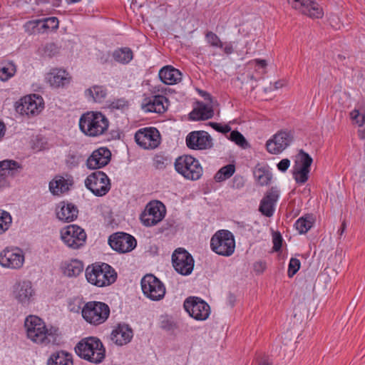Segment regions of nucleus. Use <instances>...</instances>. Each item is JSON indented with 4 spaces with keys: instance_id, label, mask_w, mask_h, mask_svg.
Wrapping results in <instances>:
<instances>
[{
    "instance_id": "15",
    "label": "nucleus",
    "mask_w": 365,
    "mask_h": 365,
    "mask_svg": "<svg viewBox=\"0 0 365 365\" xmlns=\"http://www.w3.org/2000/svg\"><path fill=\"white\" fill-rule=\"evenodd\" d=\"M135 140L144 149H154L160 144V135L155 128H144L135 133Z\"/></svg>"
},
{
    "instance_id": "54",
    "label": "nucleus",
    "mask_w": 365,
    "mask_h": 365,
    "mask_svg": "<svg viewBox=\"0 0 365 365\" xmlns=\"http://www.w3.org/2000/svg\"><path fill=\"white\" fill-rule=\"evenodd\" d=\"M266 268V264L264 262L259 261L255 263L254 269L255 271L257 273L262 272Z\"/></svg>"
},
{
    "instance_id": "63",
    "label": "nucleus",
    "mask_w": 365,
    "mask_h": 365,
    "mask_svg": "<svg viewBox=\"0 0 365 365\" xmlns=\"http://www.w3.org/2000/svg\"><path fill=\"white\" fill-rule=\"evenodd\" d=\"M259 365H272V364H269V363L266 362V363L260 364H259Z\"/></svg>"
},
{
    "instance_id": "30",
    "label": "nucleus",
    "mask_w": 365,
    "mask_h": 365,
    "mask_svg": "<svg viewBox=\"0 0 365 365\" xmlns=\"http://www.w3.org/2000/svg\"><path fill=\"white\" fill-rule=\"evenodd\" d=\"M85 96L89 101L102 103L106 98L107 89L99 85H94L85 90Z\"/></svg>"
},
{
    "instance_id": "10",
    "label": "nucleus",
    "mask_w": 365,
    "mask_h": 365,
    "mask_svg": "<svg viewBox=\"0 0 365 365\" xmlns=\"http://www.w3.org/2000/svg\"><path fill=\"white\" fill-rule=\"evenodd\" d=\"M142 291L145 297L153 301L162 299L165 294L163 283L153 274H146L141 279Z\"/></svg>"
},
{
    "instance_id": "26",
    "label": "nucleus",
    "mask_w": 365,
    "mask_h": 365,
    "mask_svg": "<svg viewBox=\"0 0 365 365\" xmlns=\"http://www.w3.org/2000/svg\"><path fill=\"white\" fill-rule=\"evenodd\" d=\"M34 295L31 283L24 281L16 284L14 287V296L22 304H28Z\"/></svg>"
},
{
    "instance_id": "5",
    "label": "nucleus",
    "mask_w": 365,
    "mask_h": 365,
    "mask_svg": "<svg viewBox=\"0 0 365 365\" xmlns=\"http://www.w3.org/2000/svg\"><path fill=\"white\" fill-rule=\"evenodd\" d=\"M210 248L218 255L223 257L232 255L235 250L234 235L227 230H218L211 237Z\"/></svg>"
},
{
    "instance_id": "39",
    "label": "nucleus",
    "mask_w": 365,
    "mask_h": 365,
    "mask_svg": "<svg viewBox=\"0 0 365 365\" xmlns=\"http://www.w3.org/2000/svg\"><path fill=\"white\" fill-rule=\"evenodd\" d=\"M25 31L29 34L47 33L48 31H56L58 29V24L52 26L51 29L48 24H25Z\"/></svg>"
},
{
    "instance_id": "44",
    "label": "nucleus",
    "mask_w": 365,
    "mask_h": 365,
    "mask_svg": "<svg viewBox=\"0 0 365 365\" xmlns=\"http://www.w3.org/2000/svg\"><path fill=\"white\" fill-rule=\"evenodd\" d=\"M12 222L11 215L3 210H0V235L6 231Z\"/></svg>"
},
{
    "instance_id": "13",
    "label": "nucleus",
    "mask_w": 365,
    "mask_h": 365,
    "mask_svg": "<svg viewBox=\"0 0 365 365\" xmlns=\"http://www.w3.org/2000/svg\"><path fill=\"white\" fill-rule=\"evenodd\" d=\"M184 308L190 317L198 321L206 320L210 314L209 304L196 297L186 299L184 302Z\"/></svg>"
},
{
    "instance_id": "20",
    "label": "nucleus",
    "mask_w": 365,
    "mask_h": 365,
    "mask_svg": "<svg viewBox=\"0 0 365 365\" xmlns=\"http://www.w3.org/2000/svg\"><path fill=\"white\" fill-rule=\"evenodd\" d=\"M186 144L193 150H204L212 146V139L205 131H193L187 136Z\"/></svg>"
},
{
    "instance_id": "2",
    "label": "nucleus",
    "mask_w": 365,
    "mask_h": 365,
    "mask_svg": "<svg viewBox=\"0 0 365 365\" xmlns=\"http://www.w3.org/2000/svg\"><path fill=\"white\" fill-rule=\"evenodd\" d=\"M109 126L108 118L101 112L88 111L79 119L80 130L89 137H98L104 134Z\"/></svg>"
},
{
    "instance_id": "62",
    "label": "nucleus",
    "mask_w": 365,
    "mask_h": 365,
    "mask_svg": "<svg viewBox=\"0 0 365 365\" xmlns=\"http://www.w3.org/2000/svg\"><path fill=\"white\" fill-rule=\"evenodd\" d=\"M282 86V84H280L279 83L277 82L275 83V88H279Z\"/></svg>"
},
{
    "instance_id": "19",
    "label": "nucleus",
    "mask_w": 365,
    "mask_h": 365,
    "mask_svg": "<svg viewBox=\"0 0 365 365\" xmlns=\"http://www.w3.org/2000/svg\"><path fill=\"white\" fill-rule=\"evenodd\" d=\"M292 140V135L286 131H280L276 133L267 143V150L272 154H279L284 150Z\"/></svg>"
},
{
    "instance_id": "41",
    "label": "nucleus",
    "mask_w": 365,
    "mask_h": 365,
    "mask_svg": "<svg viewBox=\"0 0 365 365\" xmlns=\"http://www.w3.org/2000/svg\"><path fill=\"white\" fill-rule=\"evenodd\" d=\"M235 171L234 165L229 164L221 168L215 175L216 182H222L230 178Z\"/></svg>"
},
{
    "instance_id": "35",
    "label": "nucleus",
    "mask_w": 365,
    "mask_h": 365,
    "mask_svg": "<svg viewBox=\"0 0 365 365\" xmlns=\"http://www.w3.org/2000/svg\"><path fill=\"white\" fill-rule=\"evenodd\" d=\"M254 178L259 185L264 186L270 182L272 175L265 167H256L254 170Z\"/></svg>"
},
{
    "instance_id": "25",
    "label": "nucleus",
    "mask_w": 365,
    "mask_h": 365,
    "mask_svg": "<svg viewBox=\"0 0 365 365\" xmlns=\"http://www.w3.org/2000/svg\"><path fill=\"white\" fill-rule=\"evenodd\" d=\"M168 106V99L161 95L153 96L145 98L143 103V109L147 112H154L158 113H164Z\"/></svg>"
},
{
    "instance_id": "16",
    "label": "nucleus",
    "mask_w": 365,
    "mask_h": 365,
    "mask_svg": "<svg viewBox=\"0 0 365 365\" xmlns=\"http://www.w3.org/2000/svg\"><path fill=\"white\" fill-rule=\"evenodd\" d=\"M110 246L115 251L125 253L132 251L137 245L136 240L130 235L117 232L108 239Z\"/></svg>"
},
{
    "instance_id": "11",
    "label": "nucleus",
    "mask_w": 365,
    "mask_h": 365,
    "mask_svg": "<svg viewBox=\"0 0 365 365\" xmlns=\"http://www.w3.org/2000/svg\"><path fill=\"white\" fill-rule=\"evenodd\" d=\"M172 264L178 274L187 276L194 269L195 261L186 250L180 247L176 249L172 255Z\"/></svg>"
},
{
    "instance_id": "34",
    "label": "nucleus",
    "mask_w": 365,
    "mask_h": 365,
    "mask_svg": "<svg viewBox=\"0 0 365 365\" xmlns=\"http://www.w3.org/2000/svg\"><path fill=\"white\" fill-rule=\"evenodd\" d=\"M48 365H73L72 356L63 351H57L51 355Z\"/></svg>"
},
{
    "instance_id": "21",
    "label": "nucleus",
    "mask_w": 365,
    "mask_h": 365,
    "mask_svg": "<svg viewBox=\"0 0 365 365\" xmlns=\"http://www.w3.org/2000/svg\"><path fill=\"white\" fill-rule=\"evenodd\" d=\"M22 170V166L13 160L0 161V188L9 185L8 178L17 175Z\"/></svg>"
},
{
    "instance_id": "53",
    "label": "nucleus",
    "mask_w": 365,
    "mask_h": 365,
    "mask_svg": "<svg viewBox=\"0 0 365 365\" xmlns=\"http://www.w3.org/2000/svg\"><path fill=\"white\" fill-rule=\"evenodd\" d=\"M48 21H51V23H54L55 21H56L57 23H58L59 21H58V19L56 17L51 16V17L39 19H36V20H34V21H29L27 23H37V24H39V23H48Z\"/></svg>"
},
{
    "instance_id": "61",
    "label": "nucleus",
    "mask_w": 365,
    "mask_h": 365,
    "mask_svg": "<svg viewBox=\"0 0 365 365\" xmlns=\"http://www.w3.org/2000/svg\"><path fill=\"white\" fill-rule=\"evenodd\" d=\"M155 163H156V166L157 168H161V166H160V165L161 164H163V163H160L159 160H155Z\"/></svg>"
},
{
    "instance_id": "7",
    "label": "nucleus",
    "mask_w": 365,
    "mask_h": 365,
    "mask_svg": "<svg viewBox=\"0 0 365 365\" xmlns=\"http://www.w3.org/2000/svg\"><path fill=\"white\" fill-rule=\"evenodd\" d=\"M82 316L88 323L98 325L106 322L110 314L109 307L101 302H89L82 309Z\"/></svg>"
},
{
    "instance_id": "64",
    "label": "nucleus",
    "mask_w": 365,
    "mask_h": 365,
    "mask_svg": "<svg viewBox=\"0 0 365 365\" xmlns=\"http://www.w3.org/2000/svg\"><path fill=\"white\" fill-rule=\"evenodd\" d=\"M338 57H339V59H341V60H342V59H344V56H342L341 55H339V56H338Z\"/></svg>"
},
{
    "instance_id": "6",
    "label": "nucleus",
    "mask_w": 365,
    "mask_h": 365,
    "mask_svg": "<svg viewBox=\"0 0 365 365\" xmlns=\"http://www.w3.org/2000/svg\"><path fill=\"white\" fill-rule=\"evenodd\" d=\"M175 170L185 179L197 180L203 173V169L200 162L191 155H182L175 161Z\"/></svg>"
},
{
    "instance_id": "40",
    "label": "nucleus",
    "mask_w": 365,
    "mask_h": 365,
    "mask_svg": "<svg viewBox=\"0 0 365 365\" xmlns=\"http://www.w3.org/2000/svg\"><path fill=\"white\" fill-rule=\"evenodd\" d=\"M312 161V158L308 153L304 152L303 150H300L297 155L294 167L310 170Z\"/></svg>"
},
{
    "instance_id": "59",
    "label": "nucleus",
    "mask_w": 365,
    "mask_h": 365,
    "mask_svg": "<svg viewBox=\"0 0 365 365\" xmlns=\"http://www.w3.org/2000/svg\"><path fill=\"white\" fill-rule=\"evenodd\" d=\"M5 125L2 121L0 120V140L3 138L4 134H5Z\"/></svg>"
},
{
    "instance_id": "24",
    "label": "nucleus",
    "mask_w": 365,
    "mask_h": 365,
    "mask_svg": "<svg viewBox=\"0 0 365 365\" xmlns=\"http://www.w3.org/2000/svg\"><path fill=\"white\" fill-rule=\"evenodd\" d=\"M111 153L106 148L94 150L87 159L86 165L89 169H98L106 165L110 160Z\"/></svg>"
},
{
    "instance_id": "1",
    "label": "nucleus",
    "mask_w": 365,
    "mask_h": 365,
    "mask_svg": "<svg viewBox=\"0 0 365 365\" xmlns=\"http://www.w3.org/2000/svg\"><path fill=\"white\" fill-rule=\"evenodd\" d=\"M24 327L27 337L34 343L48 345L56 342L57 329L52 327L47 328L45 322L36 316L26 317Z\"/></svg>"
},
{
    "instance_id": "56",
    "label": "nucleus",
    "mask_w": 365,
    "mask_h": 365,
    "mask_svg": "<svg viewBox=\"0 0 365 365\" xmlns=\"http://www.w3.org/2000/svg\"><path fill=\"white\" fill-rule=\"evenodd\" d=\"M130 7L133 9L140 8L143 4V0H130Z\"/></svg>"
},
{
    "instance_id": "37",
    "label": "nucleus",
    "mask_w": 365,
    "mask_h": 365,
    "mask_svg": "<svg viewBox=\"0 0 365 365\" xmlns=\"http://www.w3.org/2000/svg\"><path fill=\"white\" fill-rule=\"evenodd\" d=\"M113 58L120 63L127 64L133 59V53L130 48H120L113 51Z\"/></svg>"
},
{
    "instance_id": "8",
    "label": "nucleus",
    "mask_w": 365,
    "mask_h": 365,
    "mask_svg": "<svg viewBox=\"0 0 365 365\" xmlns=\"http://www.w3.org/2000/svg\"><path fill=\"white\" fill-rule=\"evenodd\" d=\"M61 239L69 248L79 249L84 245L86 233L83 229L76 225H70L63 227L60 232Z\"/></svg>"
},
{
    "instance_id": "4",
    "label": "nucleus",
    "mask_w": 365,
    "mask_h": 365,
    "mask_svg": "<svg viewBox=\"0 0 365 365\" xmlns=\"http://www.w3.org/2000/svg\"><path fill=\"white\" fill-rule=\"evenodd\" d=\"M76 353L90 362L99 364L105 358V349L100 339L91 336L81 339L75 347Z\"/></svg>"
},
{
    "instance_id": "50",
    "label": "nucleus",
    "mask_w": 365,
    "mask_h": 365,
    "mask_svg": "<svg viewBox=\"0 0 365 365\" xmlns=\"http://www.w3.org/2000/svg\"><path fill=\"white\" fill-rule=\"evenodd\" d=\"M282 238L280 234L275 233L273 235V250L279 251L282 247Z\"/></svg>"
},
{
    "instance_id": "33",
    "label": "nucleus",
    "mask_w": 365,
    "mask_h": 365,
    "mask_svg": "<svg viewBox=\"0 0 365 365\" xmlns=\"http://www.w3.org/2000/svg\"><path fill=\"white\" fill-rule=\"evenodd\" d=\"M62 270L65 275L72 277L78 276L83 270V263L78 259H71L63 262Z\"/></svg>"
},
{
    "instance_id": "46",
    "label": "nucleus",
    "mask_w": 365,
    "mask_h": 365,
    "mask_svg": "<svg viewBox=\"0 0 365 365\" xmlns=\"http://www.w3.org/2000/svg\"><path fill=\"white\" fill-rule=\"evenodd\" d=\"M60 48L56 44L50 43L44 46L43 55L50 58L53 57L58 54Z\"/></svg>"
},
{
    "instance_id": "43",
    "label": "nucleus",
    "mask_w": 365,
    "mask_h": 365,
    "mask_svg": "<svg viewBox=\"0 0 365 365\" xmlns=\"http://www.w3.org/2000/svg\"><path fill=\"white\" fill-rule=\"evenodd\" d=\"M309 172L310 170L294 167L293 177L297 183L304 184L308 180Z\"/></svg>"
},
{
    "instance_id": "14",
    "label": "nucleus",
    "mask_w": 365,
    "mask_h": 365,
    "mask_svg": "<svg viewBox=\"0 0 365 365\" xmlns=\"http://www.w3.org/2000/svg\"><path fill=\"white\" fill-rule=\"evenodd\" d=\"M25 257L18 247H6L0 252V264L5 268L18 269L22 267Z\"/></svg>"
},
{
    "instance_id": "27",
    "label": "nucleus",
    "mask_w": 365,
    "mask_h": 365,
    "mask_svg": "<svg viewBox=\"0 0 365 365\" xmlns=\"http://www.w3.org/2000/svg\"><path fill=\"white\" fill-rule=\"evenodd\" d=\"M56 212L58 220L68 222L76 219L78 210L77 207L71 203L61 202L56 208Z\"/></svg>"
},
{
    "instance_id": "23",
    "label": "nucleus",
    "mask_w": 365,
    "mask_h": 365,
    "mask_svg": "<svg viewBox=\"0 0 365 365\" xmlns=\"http://www.w3.org/2000/svg\"><path fill=\"white\" fill-rule=\"evenodd\" d=\"M133 336L131 327L125 323L118 324L113 329L110 334V340L118 346H123L128 344Z\"/></svg>"
},
{
    "instance_id": "28",
    "label": "nucleus",
    "mask_w": 365,
    "mask_h": 365,
    "mask_svg": "<svg viewBox=\"0 0 365 365\" xmlns=\"http://www.w3.org/2000/svg\"><path fill=\"white\" fill-rule=\"evenodd\" d=\"M277 191L271 190L262 198L259 210L265 216L271 217L274 213V206L278 199Z\"/></svg>"
},
{
    "instance_id": "38",
    "label": "nucleus",
    "mask_w": 365,
    "mask_h": 365,
    "mask_svg": "<svg viewBox=\"0 0 365 365\" xmlns=\"http://www.w3.org/2000/svg\"><path fill=\"white\" fill-rule=\"evenodd\" d=\"M314 218L312 215H305L295 222V227L299 234L307 233L312 227Z\"/></svg>"
},
{
    "instance_id": "55",
    "label": "nucleus",
    "mask_w": 365,
    "mask_h": 365,
    "mask_svg": "<svg viewBox=\"0 0 365 365\" xmlns=\"http://www.w3.org/2000/svg\"><path fill=\"white\" fill-rule=\"evenodd\" d=\"M61 0H41L42 4H51L53 7H58L60 6Z\"/></svg>"
},
{
    "instance_id": "42",
    "label": "nucleus",
    "mask_w": 365,
    "mask_h": 365,
    "mask_svg": "<svg viewBox=\"0 0 365 365\" xmlns=\"http://www.w3.org/2000/svg\"><path fill=\"white\" fill-rule=\"evenodd\" d=\"M16 71V66L13 63L9 62L6 63L0 68V80L2 81H7L15 74Z\"/></svg>"
},
{
    "instance_id": "49",
    "label": "nucleus",
    "mask_w": 365,
    "mask_h": 365,
    "mask_svg": "<svg viewBox=\"0 0 365 365\" xmlns=\"http://www.w3.org/2000/svg\"><path fill=\"white\" fill-rule=\"evenodd\" d=\"M81 157L75 154H69L66 159V165L69 169H73L78 166Z\"/></svg>"
},
{
    "instance_id": "29",
    "label": "nucleus",
    "mask_w": 365,
    "mask_h": 365,
    "mask_svg": "<svg viewBox=\"0 0 365 365\" xmlns=\"http://www.w3.org/2000/svg\"><path fill=\"white\" fill-rule=\"evenodd\" d=\"M159 77L165 84H175L181 80L182 73L171 66H166L159 71Z\"/></svg>"
},
{
    "instance_id": "17",
    "label": "nucleus",
    "mask_w": 365,
    "mask_h": 365,
    "mask_svg": "<svg viewBox=\"0 0 365 365\" xmlns=\"http://www.w3.org/2000/svg\"><path fill=\"white\" fill-rule=\"evenodd\" d=\"M288 4L295 10L309 16L312 19H320L324 12L319 5L314 0H287Z\"/></svg>"
},
{
    "instance_id": "52",
    "label": "nucleus",
    "mask_w": 365,
    "mask_h": 365,
    "mask_svg": "<svg viewBox=\"0 0 365 365\" xmlns=\"http://www.w3.org/2000/svg\"><path fill=\"white\" fill-rule=\"evenodd\" d=\"M290 165V160L287 158L282 159L278 164L277 168L282 172H285Z\"/></svg>"
},
{
    "instance_id": "51",
    "label": "nucleus",
    "mask_w": 365,
    "mask_h": 365,
    "mask_svg": "<svg viewBox=\"0 0 365 365\" xmlns=\"http://www.w3.org/2000/svg\"><path fill=\"white\" fill-rule=\"evenodd\" d=\"M210 125L213 128H215L216 130L220 131L223 133H228L230 131V127L229 125H221L219 123H211Z\"/></svg>"
},
{
    "instance_id": "57",
    "label": "nucleus",
    "mask_w": 365,
    "mask_h": 365,
    "mask_svg": "<svg viewBox=\"0 0 365 365\" xmlns=\"http://www.w3.org/2000/svg\"><path fill=\"white\" fill-rule=\"evenodd\" d=\"M254 62L256 63L257 66L264 68L267 66V63L265 60L263 59H255L254 60Z\"/></svg>"
},
{
    "instance_id": "58",
    "label": "nucleus",
    "mask_w": 365,
    "mask_h": 365,
    "mask_svg": "<svg viewBox=\"0 0 365 365\" xmlns=\"http://www.w3.org/2000/svg\"><path fill=\"white\" fill-rule=\"evenodd\" d=\"M224 51L227 54H230L233 52V48L231 43H227L223 48Z\"/></svg>"
},
{
    "instance_id": "32",
    "label": "nucleus",
    "mask_w": 365,
    "mask_h": 365,
    "mask_svg": "<svg viewBox=\"0 0 365 365\" xmlns=\"http://www.w3.org/2000/svg\"><path fill=\"white\" fill-rule=\"evenodd\" d=\"M213 115L212 107L201 103L190 113V118L193 120H207L211 118Z\"/></svg>"
},
{
    "instance_id": "47",
    "label": "nucleus",
    "mask_w": 365,
    "mask_h": 365,
    "mask_svg": "<svg viewBox=\"0 0 365 365\" xmlns=\"http://www.w3.org/2000/svg\"><path fill=\"white\" fill-rule=\"evenodd\" d=\"M206 40L212 46L222 48L223 44L219 37L214 33L210 31L206 34Z\"/></svg>"
},
{
    "instance_id": "48",
    "label": "nucleus",
    "mask_w": 365,
    "mask_h": 365,
    "mask_svg": "<svg viewBox=\"0 0 365 365\" xmlns=\"http://www.w3.org/2000/svg\"><path fill=\"white\" fill-rule=\"evenodd\" d=\"M300 261L297 258H292L288 266V276L292 277L300 268Z\"/></svg>"
},
{
    "instance_id": "18",
    "label": "nucleus",
    "mask_w": 365,
    "mask_h": 365,
    "mask_svg": "<svg viewBox=\"0 0 365 365\" xmlns=\"http://www.w3.org/2000/svg\"><path fill=\"white\" fill-rule=\"evenodd\" d=\"M43 108V98L38 95H30L21 100V104L17 106V110L26 115L38 114Z\"/></svg>"
},
{
    "instance_id": "9",
    "label": "nucleus",
    "mask_w": 365,
    "mask_h": 365,
    "mask_svg": "<svg viewBox=\"0 0 365 365\" xmlns=\"http://www.w3.org/2000/svg\"><path fill=\"white\" fill-rule=\"evenodd\" d=\"M86 187L96 196L106 195L110 189V182L107 175L102 171L90 174L85 180Z\"/></svg>"
},
{
    "instance_id": "3",
    "label": "nucleus",
    "mask_w": 365,
    "mask_h": 365,
    "mask_svg": "<svg viewBox=\"0 0 365 365\" xmlns=\"http://www.w3.org/2000/svg\"><path fill=\"white\" fill-rule=\"evenodd\" d=\"M85 274L89 283L98 287L109 286L117 279L115 269L106 263H94L88 265Z\"/></svg>"
},
{
    "instance_id": "60",
    "label": "nucleus",
    "mask_w": 365,
    "mask_h": 365,
    "mask_svg": "<svg viewBox=\"0 0 365 365\" xmlns=\"http://www.w3.org/2000/svg\"><path fill=\"white\" fill-rule=\"evenodd\" d=\"M346 222H343L341 224V228L337 232V234L339 237L342 236L343 233L344 232V231L346 230Z\"/></svg>"
},
{
    "instance_id": "31",
    "label": "nucleus",
    "mask_w": 365,
    "mask_h": 365,
    "mask_svg": "<svg viewBox=\"0 0 365 365\" xmlns=\"http://www.w3.org/2000/svg\"><path fill=\"white\" fill-rule=\"evenodd\" d=\"M73 184L71 179H65L63 177L57 176L49 183V190L53 195H61L67 192Z\"/></svg>"
},
{
    "instance_id": "12",
    "label": "nucleus",
    "mask_w": 365,
    "mask_h": 365,
    "mask_svg": "<svg viewBox=\"0 0 365 365\" xmlns=\"http://www.w3.org/2000/svg\"><path fill=\"white\" fill-rule=\"evenodd\" d=\"M165 213V206L161 202L151 201L146 205L141 214L140 220L144 225L151 227L162 221Z\"/></svg>"
},
{
    "instance_id": "45",
    "label": "nucleus",
    "mask_w": 365,
    "mask_h": 365,
    "mask_svg": "<svg viewBox=\"0 0 365 365\" xmlns=\"http://www.w3.org/2000/svg\"><path fill=\"white\" fill-rule=\"evenodd\" d=\"M230 139L242 148H245L247 145V142L245 137L237 130H233L231 132Z\"/></svg>"
},
{
    "instance_id": "36",
    "label": "nucleus",
    "mask_w": 365,
    "mask_h": 365,
    "mask_svg": "<svg viewBox=\"0 0 365 365\" xmlns=\"http://www.w3.org/2000/svg\"><path fill=\"white\" fill-rule=\"evenodd\" d=\"M350 118L352 123L359 128L358 130L359 138L362 140L364 139L365 129L363 125L365 123V113H360L359 110L354 109L350 113Z\"/></svg>"
},
{
    "instance_id": "22",
    "label": "nucleus",
    "mask_w": 365,
    "mask_h": 365,
    "mask_svg": "<svg viewBox=\"0 0 365 365\" xmlns=\"http://www.w3.org/2000/svg\"><path fill=\"white\" fill-rule=\"evenodd\" d=\"M47 83L53 88L64 87L71 81V76L64 69L53 68L46 76Z\"/></svg>"
}]
</instances>
